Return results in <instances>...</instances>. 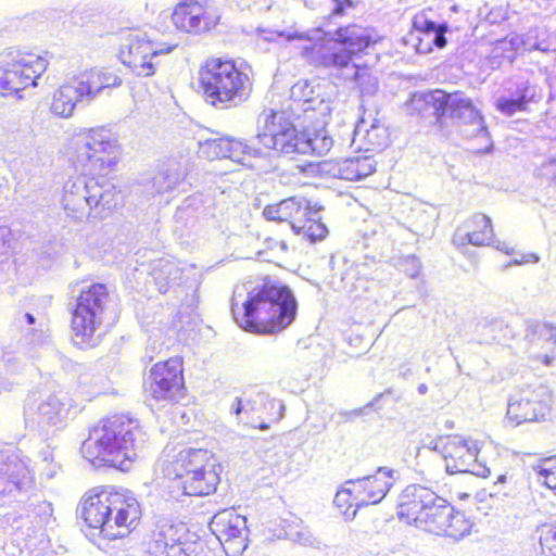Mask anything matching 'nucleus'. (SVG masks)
<instances>
[{"label": "nucleus", "instance_id": "obj_33", "mask_svg": "<svg viewBox=\"0 0 556 556\" xmlns=\"http://www.w3.org/2000/svg\"><path fill=\"white\" fill-rule=\"evenodd\" d=\"M276 141L273 138H266V149L275 150L285 155L307 154V144L304 142L305 132H299L293 124L279 135Z\"/></svg>", "mask_w": 556, "mask_h": 556}, {"label": "nucleus", "instance_id": "obj_55", "mask_svg": "<svg viewBox=\"0 0 556 556\" xmlns=\"http://www.w3.org/2000/svg\"><path fill=\"white\" fill-rule=\"evenodd\" d=\"M502 484H513V477L507 475H500L494 486L497 488Z\"/></svg>", "mask_w": 556, "mask_h": 556}, {"label": "nucleus", "instance_id": "obj_60", "mask_svg": "<svg viewBox=\"0 0 556 556\" xmlns=\"http://www.w3.org/2000/svg\"><path fill=\"white\" fill-rule=\"evenodd\" d=\"M269 428V426L265 422H262L260 426H258V429L261 430H267Z\"/></svg>", "mask_w": 556, "mask_h": 556}, {"label": "nucleus", "instance_id": "obj_31", "mask_svg": "<svg viewBox=\"0 0 556 556\" xmlns=\"http://www.w3.org/2000/svg\"><path fill=\"white\" fill-rule=\"evenodd\" d=\"M291 99L304 111H315L320 115L330 112L329 103L316 93L308 80H299L291 87Z\"/></svg>", "mask_w": 556, "mask_h": 556}, {"label": "nucleus", "instance_id": "obj_28", "mask_svg": "<svg viewBox=\"0 0 556 556\" xmlns=\"http://www.w3.org/2000/svg\"><path fill=\"white\" fill-rule=\"evenodd\" d=\"M79 75L86 87L88 103L99 97L105 89L122 85V78L113 71L105 68H90L79 73Z\"/></svg>", "mask_w": 556, "mask_h": 556}, {"label": "nucleus", "instance_id": "obj_59", "mask_svg": "<svg viewBox=\"0 0 556 556\" xmlns=\"http://www.w3.org/2000/svg\"><path fill=\"white\" fill-rule=\"evenodd\" d=\"M418 393L425 395L428 392V387L425 383L418 386Z\"/></svg>", "mask_w": 556, "mask_h": 556}, {"label": "nucleus", "instance_id": "obj_11", "mask_svg": "<svg viewBox=\"0 0 556 556\" xmlns=\"http://www.w3.org/2000/svg\"><path fill=\"white\" fill-rule=\"evenodd\" d=\"M119 155L118 140L110 130L91 128L78 144L76 163L84 173L104 177L117 164Z\"/></svg>", "mask_w": 556, "mask_h": 556}, {"label": "nucleus", "instance_id": "obj_34", "mask_svg": "<svg viewBox=\"0 0 556 556\" xmlns=\"http://www.w3.org/2000/svg\"><path fill=\"white\" fill-rule=\"evenodd\" d=\"M25 518L35 530L46 528L55 520L52 504L46 500L29 497Z\"/></svg>", "mask_w": 556, "mask_h": 556}, {"label": "nucleus", "instance_id": "obj_7", "mask_svg": "<svg viewBox=\"0 0 556 556\" xmlns=\"http://www.w3.org/2000/svg\"><path fill=\"white\" fill-rule=\"evenodd\" d=\"M118 191L104 177L84 174L70 178L63 187V207L68 216L104 218L117 205Z\"/></svg>", "mask_w": 556, "mask_h": 556}, {"label": "nucleus", "instance_id": "obj_53", "mask_svg": "<svg viewBox=\"0 0 556 556\" xmlns=\"http://www.w3.org/2000/svg\"><path fill=\"white\" fill-rule=\"evenodd\" d=\"M230 410L232 414H235L237 417H239L241 414H248V408L245 407L244 405V402H243V399L242 397H236L231 407H230Z\"/></svg>", "mask_w": 556, "mask_h": 556}, {"label": "nucleus", "instance_id": "obj_26", "mask_svg": "<svg viewBox=\"0 0 556 556\" xmlns=\"http://www.w3.org/2000/svg\"><path fill=\"white\" fill-rule=\"evenodd\" d=\"M311 203L303 197H291L276 204L267 205L263 215L267 220L287 222L293 229L305 216L312 215Z\"/></svg>", "mask_w": 556, "mask_h": 556}, {"label": "nucleus", "instance_id": "obj_29", "mask_svg": "<svg viewBox=\"0 0 556 556\" xmlns=\"http://www.w3.org/2000/svg\"><path fill=\"white\" fill-rule=\"evenodd\" d=\"M292 123L288 119L285 112L274 110H264L257 117L256 140L266 149V138L275 139L280 137Z\"/></svg>", "mask_w": 556, "mask_h": 556}, {"label": "nucleus", "instance_id": "obj_52", "mask_svg": "<svg viewBox=\"0 0 556 556\" xmlns=\"http://www.w3.org/2000/svg\"><path fill=\"white\" fill-rule=\"evenodd\" d=\"M334 8L332 9L333 16H343L348 10L353 8L351 0H332Z\"/></svg>", "mask_w": 556, "mask_h": 556}, {"label": "nucleus", "instance_id": "obj_36", "mask_svg": "<svg viewBox=\"0 0 556 556\" xmlns=\"http://www.w3.org/2000/svg\"><path fill=\"white\" fill-rule=\"evenodd\" d=\"M186 177V168L176 161L169 162L166 168L159 172L152 180L156 193L174 190Z\"/></svg>", "mask_w": 556, "mask_h": 556}, {"label": "nucleus", "instance_id": "obj_39", "mask_svg": "<svg viewBox=\"0 0 556 556\" xmlns=\"http://www.w3.org/2000/svg\"><path fill=\"white\" fill-rule=\"evenodd\" d=\"M318 211L313 210V214L305 216L302 223H298L292 229L296 235H302L311 242L323 240L327 233V227L319 220Z\"/></svg>", "mask_w": 556, "mask_h": 556}, {"label": "nucleus", "instance_id": "obj_16", "mask_svg": "<svg viewBox=\"0 0 556 556\" xmlns=\"http://www.w3.org/2000/svg\"><path fill=\"white\" fill-rule=\"evenodd\" d=\"M210 529L227 555H241L248 547L247 518L237 514L233 508L216 513L210 522Z\"/></svg>", "mask_w": 556, "mask_h": 556}, {"label": "nucleus", "instance_id": "obj_54", "mask_svg": "<svg viewBox=\"0 0 556 556\" xmlns=\"http://www.w3.org/2000/svg\"><path fill=\"white\" fill-rule=\"evenodd\" d=\"M17 323L20 324V326H24V325H27V326H33L35 325L36 323V318L33 314L30 313H25V314H22L18 318H17Z\"/></svg>", "mask_w": 556, "mask_h": 556}, {"label": "nucleus", "instance_id": "obj_63", "mask_svg": "<svg viewBox=\"0 0 556 556\" xmlns=\"http://www.w3.org/2000/svg\"><path fill=\"white\" fill-rule=\"evenodd\" d=\"M27 331H28V332H27L28 334H31L33 337H35V336H36V334H35V331H36L35 329L29 328Z\"/></svg>", "mask_w": 556, "mask_h": 556}, {"label": "nucleus", "instance_id": "obj_46", "mask_svg": "<svg viewBox=\"0 0 556 556\" xmlns=\"http://www.w3.org/2000/svg\"><path fill=\"white\" fill-rule=\"evenodd\" d=\"M103 378L101 376H93L88 372H85L79 376V384L81 387H89L87 393L90 396H97L102 393L103 388H100L98 384L102 381Z\"/></svg>", "mask_w": 556, "mask_h": 556}, {"label": "nucleus", "instance_id": "obj_40", "mask_svg": "<svg viewBox=\"0 0 556 556\" xmlns=\"http://www.w3.org/2000/svg\"><path fill=\"white\" fill-rule=\"evenodd\" d=\"M356 491H354V483L349 480L344 483V486L339 490L334 496L333 503L341 510V513L349 519H353L356 516L357 500Z\"/></svg>", "mask_w": 556, "mask_h": 556}, {"label": "nucleus", "instance_id": "obj_64", "mask_svg": "<svg viewBox=\"0 0 556 556\" xmlns=\"http://www.w3.org/2000/svg\"><path fill=\"white\" fill-rule=\"evenodd\" d=\"M363 412V409H358V410H355V414H361Z\"/></svg>", "mask_w": 556, "mask_h": 556}, {"label": "nucleus", "instance_id": "obj_42", "mask_svg": "<svg viewBox=\"0 0 556 556\" xmlns=\"http://www.w3.org/2000/svg\"><path fill=\"white\" fill-rule=\"evenodd\" d=\"M536 533L543 556H556V523H544L538 527Z\"/></svg>", "mask_w": 556, "mask_h": 556}, {"label": "nucleus", "instance_id": "obj_47", "mask_svg": "<svg viewBox=\"0 0 556 556\" xmlns=\"http://www.w3.org/2000/svg\"><path fill=\"white\" fill-rule=\"evenodd\" d=\"M318 172L330 178L341 179V160H325L318 164Z\"/></svg>", "mask_w": 556, "mask_h": 556}, {"label": "nucleus", "instance_id": "obj_43", "mask_svg": "<svg viewBox=\"0 0 556 556\" xmlns=\"http://www.w3.org/2000/svg\"><path fill=\"white\" fill-rule=\"evenodd\" d=\"M304 142L308 146L307 153L317 155L328 153L333 146V140L326 130H318L313 136L305 134Z\"/></svg>", "mask_w": 556, "mask_h": 556}, {"label": "nucleus", "instance_id": "obj_22", "mask_svg": "<svg viewBox=\"0 0 556 556\" xmlns=\"http://www.w3.org/2000/svg\"><path fill=\"white\" fill-rule=\"evenodd\" d=\"M397 478V471L388 467H380L375 475L352 480L356 491L357 506L380 503Z\"/></svg>", "mask_w": 556, "mask_h": 556}, {"label": "nucleus", "instance_id": "obj_41", "mask_svg": "<svg viewBox=\"0 0 556 556\" xmlns=\"http://www.w3.org/2000/svg\"><path fill=\"white\" fill-rule=\"evenodd\" d=\"M193 534L187 529L186 539L174 543L165 552V547L155 551V556H198L200 544L193 539Z\"/></svg>", "mask_w": 556, "mask_h": 556}, {"label": "nucleus", "instance_id": "obj_14", "mask_svg": "<svg viewBox=\"0 0 556 556\" xmlns=\"http://www.w3.org/2000/svg\"><path fill=\"white\" fill-rule=\"evenodd\" d=\"M35 490L30 459L8 447L0 450V500L28 494Z\"/></svg>", "mask_w": 556, "mask_h": 556}, {"label": "nucleus", "instance_id": "obj_1", "mask_svg": "<svg viewBox=\"0 0 556 556\" xmlns=\"http://www.w3.org/2000/svg\"><path fill=\"white\" fill-rule=\"evenodd\" d=\"M277 36L288 41L299 40L304 45L300 47L301 55L316 66L342 71L345 79L357 81L362 97L374 96L378 90V79L368 72L367 67H359L352 63L353 55L363 52L376 45L380 37L370 28L359 25H349L337 29V38L320 43L326 33L321 28L298 31L293 28L277 30Z\"/></svg>", "mask_w": 556, "mask_h": 556}, {"label": "nucleus", "instance_id": "obj_61", "mask_svg": "<svg viewBox=\"0 0 556 556\" xmlns=\"http://www.w3.org/2000/svg\"><path fill=\"white\" fill-rule=\"evenodd\" d=\"M520 39L518 36H515L510 39V43L515 45L516 42H518Z\"/></svg>", "mask_w": 556, "mask_h": 556}, {"label": "nucleus", "instance_id": "obj_58", "mask_svg": "<svg viewBox=\"0 0 556 556\" xmlns=\"http://www.w3.org/2000/svg\"><path fill=\"white\" fill-rule=\"evenodd\" d=\"M538 261H539V257L535 254H530L529 258L526 262H538ZM523 262L525 261L514 260L513 264L519 265V264H522Z\"/></svg>", "mask_w": 556, "mask_h": 556}, {"label": "nucleus", "instance_id": "obj_13", "mask_svg": "<svg viewBox=\"0 0 556 556\" xmlns=\"http://www.w3.org/2000/svg\"><path fill=\"white\" fill-rule=\"evenodd\" d=\"M433 450H440L450 475L468 472L485 478L490 469L478 460L479 442L462 435L447 437L444 441L435 442Z\"/></svg>", "mask_w": 556, "mask_h": 556}, {"label": "nucleus", "instance_id": "obj_37", "mask_svg": "<svg viewBox=\"0 0 556 556\" xmlns=\"http://www.w3.org/2000/svg\"><path fill=\"white\" fill-rule=\"evenodd\" d=\"M375 172V162L369 156H356L341 160V179L361 180Z\"/></svg>", "mask_w": 556, "mask_h": 556}, {"label": "nucleus", "instance_id": "obj_18", "mask_svg": "<svg viewBox=\"0 0 556 556\" xmlns=\"http://www.w3.org/2000/svg\"><path fill=\"white\" fill-rule=\"evenodd\" d=\"M198 154L202 159H230L247 167H254L253 159L265 156L262 149L249 146L242 140L226 137H210L200 139Z\"/></svg>", "mask_w": 556, "mask_h": 556}, {"label": "nucleus", "instance_id": "obj_30", "mask_svg": "<svg viewBox=\"0 0 556 556\" xmlns=\"http://www.w3.org/2000/svg\"><path fill=\"white\" fill-rule=\"evenodd\" d=\"M187 527L184 523H173L167 520H160L153 530L152 540L148 546L150 556H155V551L165 547V552L170 545L185 540Z\"/></svg>", "mask_w": 556, "mask_h": 556}, {"label": "nucleus", "instance_id": "obj_56", "mask_svg": "<svg viewBox=\"0 0 556 556\" xmlns=\"http://www.w3.org/2000/svg\"><path fill=\"white\" fill-rule=\"evenodd\" d=\"M493 245H494V248L496 250L502 251V252H504L506 254H510L513 252V250L509 249L508 245L505 242L497 241Z\"/></svg>", "mask_w": 556, "mask_h": 556}, {"label": "nucleus", "instance_id": "obj_35", "mask_svg": "<svg viewBox=\"0 0 556 556\" xmlns=\"http://www.w3.org/2000/svg\"><path fill=\"white\" fill-rule=\"evenodd\" d=\"M151 275L161 293L167 292L181 279V270L177 264L165 258H161L154 264Z\"/></svg>", "mask_w": 556, "mask_h": 556}, {"label": "nucleus", "instance_id": "obj_21", "mask_svg": "<svg viewBox=\"0 0 556 556\" xmlns=\"http://www.w3.org/2000/svg\"><path fill=\"white\" fill-rule=\"evenodd\" d=\"M545 393L543 388H527L515 393L508 402L507 418L516 425L544 419L548 412Z\"/></svg>", "mask_w": 556, "mask_h": 556}, {"label": "nucleus", "instance_id": "obj_4", "mask_svg": "<svg viewBox=\"0 0 556 556\" xmlns=\"http://www.w3.org/2000/svg\"><path fill=\"white\" fill-rule=\"evenodd\" d=\"M148 440L137 419L114 415L101 421L83 442L80 452L94 466L127 470Z\"/></svg>", "mask_w": 556, "mask_h": 556}, {"label": "nucleus", "instance_id": "obj_62", "mask_svg": "<svg viewBox=\"0 0 556 556\" xmlns=\"http://www.w3.org/2000/svg\"><path fill=\"white\" fill-rule=\"evenodd\" d=\"M511 492H513V489H511V488H509L507 491H503V494H504L505 496H507V495H513V494H511Z\"/></svg>", "mask_w": 556, "mask_h": 556}, {"label": "nucleus", "instance_id": "obj_10", "mask_svg": "<svg viewBox=\"0 0 556 556\" xmlns=\"http://www.w3.org/2000/svg\"><path fill=\"white\" fill-rule=\"evenodd\" d=\"M111 306L112 299L105 285L93 283L80 291L72 314L73 339L76 344H98L102 325Z\"/></svg>", "mask_w": 556, "mask_h": 556}, {"label": "nucleus", "instance_id": "obj_20", "mask_svg": "<svg viewBox=\"0 0 556 556\" xmlns=\"http://www.w3.org/2000/svg\"><path fill=\"white\" fill-rule=\"evenodd\" d=\"M217 18L206 0H182L175 7L172 14L176 28L188 34L210 30L217 24Z\"/></svg>", "mask_w": 556, "mask_h": 556}, {"label": "nucleus", "instance_id": "obj_2", "mask_svg": "<svg viewBox=\"0 0 556 556\" xmlns=\"http://www.w3.org/2000/svg\"><path fill=\"white\" fill-rule=\"evenodd\" d=\"M397 516L419 530L453 543L468 536L473 527V522L463 511L420 484H410L403 490Z\"/></svg>", "mask_w": 556, "mask_h": 556}, {"label": "nucleus", "instance_id": "obj_44", "mask_svg": "<svg viewBox=\"0 0 556 556\" xmlns=\"http://www.w3.org/2000/svg\"><path fill=\"white\" fill-rule=\"evenodd\" d=\"M265 401H268L271 407H275L276 405L278 406L280 410L278 418H281L283 416L285 405L282 404V402L269 399V396L266 393L258 392L254 396L243 399L244 405L248 408V414L256 412V405L258 403H264Z\"/></svg>", "mask_w": 556, "mask_h": 556}, {"label": "nucleus", "instance_id": "obj_12", "mask_svg": "<svg viewBox=\"0 0 556 556\" xmlns=\"http://www.w3.org/2000/svg\"><path fill=\"white\" fill-rule=\"evenodd\" d=\"M48 62L38 55L9 50L0 56V93H18L46 72Z\"/></svg>", "mask_w": 556, "mask_h": 556}, {"label": "nucleus", "instance_id": "obj_45", "mask_svg": "<svg viewBox=\"0 0 556 556\" xmlns=\"http://www.w3.org/2000/svg\"><path fill=\"white\" fill-rule=\"evenodd\" d=\"M286 533L290 540L295 541L302 545H312L314 543V538L311 531L300 523L294 526L290 525Z\"/></svg>", "mask_w": 556, "mask_h": 556}, {"label": "nucleus", "instance_id": "obj_15", "mask_svg": "<svg viewBox=\"0 0 556 556\" xmlns=\"http://www.w3.org/2000/svg\"><path fill=\"white\" fill-rule=\"evenodd\" d=\"M172 49V47H167L166 50L157 49L144 33L129 31L121 47V60L136 75L149 77L155 71L153 60L160 54L170 52Z\"/></svg>", "mask_w": 556, "mask_h": 556}, {"label": "nucleus", "instance_id": "obj_24", "mask_svg": "<svg viewBox=\"0 0 556 556\" xmlns=\"http://www.w3.org/2000/svg\"><path fill=\"white\" fill-rule=\"evenodd\" d=\"M80 75H76L62 84L52 96L50 110L60 117L72 116L79 102H88V94Z\"/></svg>", "mask_w": 556, "mask_h": 556}, {"label": "nucleus", "instance_id": "obj_19", "mask_svg": "<svg viewBox=\"0 0 556 556\" xmlns=\"http://www.w3.org/2000/svg\"><path fill=\"white\" fill-rule=\"evenodd\" d=\"M526 353L534 363L556 366V326L532 321L527 324Z\"/></svg>", "mask_w": 556, "mask_h": 556}, {"label": "nucleus", "instance_id": "obj_32", "mask_svg": "<svg viewBox=\"0 0 556 556\" xmlns=\"http://www.w3.org/2000/svg\"><path fill=\"white\" fill-rule=\"evenodd\" d=\"M463 228L468 229L462 238V243H470L476 247L490 245L493 241L492 220L482 213H476L466 220Z\"/></svg>", "mask_w": 556, "mask_h": 556}, {"label": "nucleus", "instance_id": "obj_27", "mask_svg": "<svg viewBox=\"0 0 556 556\" xmlns=\"http://www.w3.org/2000/svg\"><path fill=\"white\" fill-rule=\"evenodd\" d=\"M507 92V97L504 96L496 100V109L507 116L527 111L529 103L538 102L541 98L536 86L527 80L516 81L515 88L508 87Z\"/></svg>", "mask_w": 556, "mask_h": 556}, {"label": "nucleus", "instance_id": "obj_57", "mask_svg": "<svg viewBox=\"0 0 556 556\" xmlns=\"http://www.w3.org/2000/svg\"><path fill=\"white\" fill-rule=\"evenodd\" d=\"M12 383L8 382L4 378L0 376V393L3 391H11Z\"/></svg>", "mask_w": 556, "mask_h": 556}, {"label": "nucleus", "instance_id": "obj_38", "mask_svg": "<svg viewBox=\"0 0 556 556\" xmlns=\"http://www.w3.org/2000/svg\"><path fill=\"white\" fill-rule=\"evenodd\" d=\"M413 28L430 37L437 48L442 49L446 46L445 33L448 30L447 24H437L428 20L424 14H417L413 18Z\"/></svg>", "mask_w": 556, "mask_h": 556}, {"label": "nucleus", "instance_id": "obj_25", "mask_svg": "<svg viewBox=\"0 0 556 556\" xmlns=\"http://www.w3.org/2000/svg\"><path fill=\"white\" fill-rule=\"evenodd\" d=\"M72 407V399L63 391L47 395L40 401L36 410L39 427H61L67 419Z\"/></svg>", "mask_w": 556, "mask_h": 556}, {"label": "nucleus", "instance_id": "obj_9", "mask_svg": "<svg viewBox=\"0 0 556 556\" xmlns=\"http://www.w3.org/2000/svg\"><path fill=\"white\" fill-rule=\"evenodd\" d=\"M413 104L418 110H421L419 108L421 104L431 108L438 122H441L444 117L451 118L458 126L464 127L463 132L468 138L481 137L485 141H490L481 112L463 91L448 93L442 90H433L416 93L413 97Z\"/></svg>", "mask_w": 556, "mask_h": 556}, {"label": "nucleus", "instance_id": "obj_51", "mask_svg": "<svg viewBox=\"0 0 556 556\" xmlns=\"http://www.w3.org/2000/svg\"><path fill=\"white\" fill-rule=\"evenodd\" d=\"M540 174L556 184V159L545 162L540 168Z\"/></svg>", "mask_w": 556, "mask_h": 556}, {"label": "nucleus", "instance_id": "obj_49", "mask_svg": "<svg viewBox=\"0 0 556 556\" xmlns=\"http://www.w3.org/2000/svg\"><path fill=\"white\" fill-rule=\"evenodd\" d=\"M11 230L7 227H0V264L8 260L11 243Z\"/></svg>", "mask_w": 556, "mask_h": 556}, {"label": "nucleus", "instance_id": "obj_5", "mask_svg": "<svg viewBox=\"0 0 556 556\" xmlns=\"http://www.w3.org/2000/svg\"><path fill=\"white\" fill-rule=\"evenodd\" d=\"M80 514L89 528L114 540L127 535L138 526L141 508L130 493L105 486L92 489L84 495Z\"/></svg>", "mask_w": 556, "mask_h": 556}, {"label": "nucleus", "instance_id": "obj_17", "mask_svg": "<svg viewBox=\"0 0 556 556\" xmlns=\"http://www.w3.org/2000/svg\"><path fill=\"white\" fill-rule=\"evenodd\" d=\"M182 388V364L179 358L155 364L144 381L146 394L155 401H174Z\"/></svg>", "mask_w": 556, "mask_h": 556}, {"label": "nucleus", "instance_id": "obj_50", "mask_svg": "<svg viewBox=\"0 0 556 556\" xmlns=\"http://www.w3.org/2000/svg\"><path fill=\"white\" fill-rule=\"evenodd\" d=\"M405 266L406 267L404 268V271L408 277L415 278L416 276H418L420 270V262L416 256L410 255L406 257Z\"/></svg>", "mask_w": 556, "mask_h": 556}, {"label": "nucleus", "instance_id": "obj_6", "mask_svg": "<svg viewBox=\"0 0 556 556\" xmlns=\"http://www.w3.org/2000/svg\"><path fill=\"white\" fill-rule=\"evenodd\" d=\"M164 463L165 473L173 480V488L181 489L182 494L203 496L216 490L219 465L208 450L184 447Z\"/></svg>", "mask_w": 556, "mask_h": 556}, {"label": "nucleus", "instance_id": "obj_3", "mask_svg": "<svg viewBox=\"0 0 556 556\" xmlns=\"http://www.w3.org/2000/svg\"><path fill=\"white\" fill-rule=\"evenodd\" d=\"M235 290L231 313L238 326L254 333H276L294 320L296 300L287 286L263 283L247 291V299Z\"/></svg>", "mask_w": 556, "mask_h": 556}, {"label": "nucleus", "instance_id": "obj_23", "mask_svg": "<svg viewBox=\"0 0 556 556\" xmlns=\"http://www.w3.org/2000/svg\"><path fill=\"white\" fill-rule=\"evenodd\" d=\"M388 128L378 119L362 117L352 131L351 147L358 151L375 152L388 147Z\"/></svg>", "mask_w": 556, "mask_h": 556}, {"label": "nucleus", "instance_id": "obj_48", "mask_svg": "<svg viewBox=\"0 0 556 556\" xmlns=\"http://www.w3.org/2000/svg\"><path fill=\"white\" fill-rule=\"evenodd\" d=\"M39 455L42 462L47 464V467L43 469L45 475L49 479L53 478L56 475V471L60 469V466L54 464L53 451L47 446L40 451Z\"/></svg>", "mask_w": 556, "mask_h": 556}, {"label": "nucleus", "instance_id": "obj_8", "mask_svg": "<svg viewBox=\"0 0 556 556\" xmlns=\"http://www.w3.org/2000/svg\"><path fill=\"white\" fill-rule=\"evenodd\" d=\"M199 75L205 99L214 106L235 108L251 96L252 81L249 75L240 72L232 61L210 60Z\"/></svg>", "mask_w": 556, "mask_h": 556}]
</instances>
